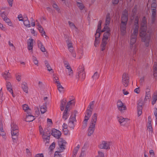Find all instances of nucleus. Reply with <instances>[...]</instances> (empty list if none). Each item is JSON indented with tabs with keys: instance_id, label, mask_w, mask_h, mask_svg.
<instances>
[{
	"instance_id": "f257e3e1",
	"label": "nucleus",
	"mask_w": 157,
	"mask_h": 157,
	"mask_svg": "<svg viewBox=\"0 0 157 157\" xmlns=\"http://www.w3.org/2000/svg\"><path fill=\"white\" fill-rule=\"evenodd\" d=\"M147 21L145 17L142 19L140 30V36L142 37V41L145 43V46L148 47L151 40L150 36L147 34Z\"/></svg>"
},
{
	"instance_id": "f03ea898",
	"label": "nucleus",
	"mask_w": 157,
	"mask_h": 157,
	"mask_svg": "<svg viewBox=\"0 0 157 157\" xmlns=\"http://www.w3.org/2000/svg\"><path fill=\"white\" fill-rule=\"evenodd\" d=\"M110 29L107 27H104L103 29L101 31V32H105L103 34V36L102 40V42L100 46L101 51H103L105 49L106 45L108 43V40L110 35Z\"/></svg>"
},
{
	"instance_id": "7ed1b4c3",
	"label": "nucleus",
	"mask_w": 157,
	"mask_h": 157,
	"mask_svg": "<svg viewBox=\"0 0 157 157\" xmlns=\"http://www.w3.org/2000/svg\"><path fill=\"white\" fill-rule=\"evenodd\" d=\"M97 114L96 113L94 114L92 116L91 122L90 124V126L88 128L87 135L89 136H91L94 133L95 129V123L97 121Z\"/></svg>"
},
{
	"instance_id": "20e7f679",
	"label": "nucleus",
	"mask_w": 157,
	"mask_h": 157,
	"mask_svg": "<svg viewBox=\"0 0 157 157\" xmlns=\"http://www.w3.org/2000/svg\"><path fill=\"white\" fill-rule=\"evenodd\" d=\"M51 130L49 128H44V131H43L42 135V138L44 142H45V144L48 145L51 135Z\"/></svg>"
},
{
	"instance_id": "39448f33",
	"label": "nucleus",
	"mask_w": 157,
	"mask_h": 157,
	"mask_svg": "<svg viewBox=\"0 0 157 157\" xmlns=\"http://www.w3.org/2000/svg\"><path fill=\"white\" fill-rule=\"evenodd\" d=\"M95 101H93L90 102L87 107L86 112L85 116V119L89 120L90 117L94 106Z\"/></svg>"
},
{
	"instance_id": "423d86ee",
	"label": "nucleus",
	"mask_w": 157,
	"mask_h": 157,
	"mask_svg": "<svg viewBox=\"0 0 157 157\" xmlns=\"http://www.w3.org/2000/svg\"><path fill=\"white\" fill-rule=\"evenodd\" d=\"M154 76L155 79L157 80V63L155 62L154 65ZM157 100V92L155 93L152 99L151 103L154 105Z\"/></svg>"
},
{
	"instance_id": "0eeeda50",
	"label": "nucleus",
	"mask_w": 157,
	"mask_h": 157,
	"mask_svg": "<svg viewBox=\"0 0 157 157\" xmlns=\"http://www.w3.org/2000/svg\"><path fill=\"white\" fill-rule=\"evenodd\" d=\"M136 37L135 35H132L130 40V48L131 50H133L134 55L136 54V45H134L136 42Z\"/></svg>"
},
{
	"instance_id": "6e6552de",
	"label": "nucleus",
	"mask_w": 157,
	"mask_h": 157,
	"mask_svg": "<svg viewBox=\"0 0 157 157\" xmlns=\"http://www.w3.org/2000/svg\"><path fill=\"white\" fill-rule=\"evenodd\" d=\"M78 76L79 78L81 81L84 80L86 77L84 72V68L82 65L80 66L78 69Z\"/></svg>"
},
{
	"instance_id": "1a4fd4ad",
	"label": "nucleus",
	"mask_w": 157,
	"mask_h": 157,
	"mask_svg": "<svg viewBox=\"0 0 157 157\" xmlns=\"http://www.w3.org/2000/svg\"><path fill=\"white\" fill-rule=\"evenodd\" d=\"M129 81V77L128 74L124 73L122 76V83L125 87L128 86Z\"/></svg>"
},
{
	"instance_id": "9d476101",
	"label": "nucleus",
	"mask_w": 157,
	"mask_h": 157,
	"mask_svg": "<svg viewBox=\"0 0 157 157\" xmlns=\"http://www.w3.org/2000/svg\"><path fill=\"white\" fill-rule=\"evenodd\" d=\"M76 121V115L75 114L73 116V115H71L69 119L68 123L69 127L73 129L75 127L74 122Z\"/></svg>"
},
{
	"instance_id": "9b49d317",
	"label": "nucleus",
	"mask_w": 157,
	"mask_h": 157,
	"mask_svg": "<svg viewBox=\"0 0 157 157\" xmlns=\"http://www.w3.org/2000/svg\"><path fill=\"white\" fill-rule=\"evenodd\" d=\"M66 141L62 138H59L58 140V144L60 150H62V152L64 149L66 144Z\"/></svg>"
},
{
	"instance_id": "f8f14e48",
	"label": "nucleus",
	"mask_w": 157,
	"mask_h": 157,
	"mask_svg": "<svg viewBox=\"0 0 157 157\" xmlns=\"http://www.w3.org/2000/svg\"><path fill=\"white\" fill-rule=\"evenodd\" d=\"M110 143L109 142L103 141L99 145V147L102 149H109L110 147Z\"/></svg>"
},
{
	"instance_id": "ddd939ff",
	"label": "nucleus",
	"mask_w": 157,
	"mask_h": 157,
	"mask_svg": "<svg viewBox=\"0 0 157 157\" xmlns=\"http://www.w3.org/2000/svg\"><path fill=\"white\" fill-rule=\"evenodd\" d=\"M52 131L51 134L52 136L57 139L60 138V137L61 135V132L55 128L52 129Z\"/></svg>"
},
{
	"instance_id": "4468645a",
	"label": "nucleus",
	"mask_w": 157,
	"mask_h": 157,
	"mask_svg": "<svg viewBox=\"0 0 157 157\" xmlns=\"http://www.w3.org/2000/svg\"><path fill=\"white\" fill-rule=\"evenodd\" d=\"M128 19V12L127 11L125 10L122 15L121 22L127 23Z\"/></svg>"
},
{
	"instance_id": "2eb2a0df",
	"label": "nucleus",
	"mask_w": 157,
	"mask_h": 157,
	"mask_svg": "<svg viewBox=\"0 0 157 157\" xmlns=\"http://www.w3.org/2000/svg\"><path fill=\"white\" fill-rule=\"evenodd\" d=\"M151 116H148V123L147 125V130L150 133H152L153 132L152 128L151 126Z\"/></svg>"
},
{
	"instance_id": "dca6fc26",
	"label": "nucleus",
	"mask_w": 157,
	"mask_h": 157,
	"mask_svg": "<svg viewBox=\"0 0 157 157\" xmlns=\"http://www.w3.org/2000/svg\"><path fill=\"white\" fill-rule=\"evenodd\" d=\"M126 23L121 22L120 26V29L122 35H124L126 33Z\"/></svg>"
},
{
	"instance_id": "f3484780",
	"label": "nucleus",
	"mask_w": 157,
	"mask_h": 157,
	"mask_svg": "<svg viewBox=\"0 0 157 157\" xmlns=\"http://www.w3.org/2000/svg\"><path fill=\"white\" fill-rule=\"evenodd\" d=\"M6 86L7 90L12 94L13 97H14L15 95L13 93L12 86L10 82L7 81L6 83Z\"/></svg>"
},
{
	"instance_id": "a211bd4d",
	"label": "nucleus",
	"mask_w": 157,
	"mask_h": 157,
	"mask_svg": "<svg viewBox=\"0 0 157 157\" xmlns=\"http://www.w3.org/2000/svg\"><path fill=\"white\" fill-rule=\"evenodd\" d=\"M33 40L32 38H29V39L27 43L28 45V49L29 50H31L32 53L33 52Z\"/></svg>"
},
{
	"instance_id": "6ab92c4d",
	"label": "nucleus",
	"mask_w": 157,
	"mask_h": 157,
	"mask_svg": "<svg viewBox=\"0 0 157 157\" xmlns=\"http://www.w3.org/2000/svg\"><path fill=\"white\" fill-rule=\"evenodd\" d=\"M28 115H27L26 117L25 121L27 122H30L33 121L34 119V116L31 115L30 112H28Z\"/></svg>"
},
{
	"instance_id": "aec40b11",
	"label": "nucleus",
	"mask_w": 157,
	"mask_h": 157,
	"mask_svg": "<svg viewBox=\"0 0 157 157\" xmlns=\"http://www.w3.org/2000/svg\"><path fill=\"white\" fill-rule=\"evenodd\" d=\"M11 133L13 139L15 140L18 138L19 135V130H13L11 131Z\"/></svg>"
},
{
	"instance_id": "412c9836",
	"label": "nucleus",
	"mask_w": 157,
	"mask_h": 157,
	"mask_svg": "<svg viewBox=\"0 0 157 157\" xmlns=\"http://www.w3.org/2000/svg\"><path fill=\"white\" fill-rule=\"evenodd\" d=\"M143 103L141 102H139L137 104V111L138 116H140L142 114V109Z\"/></svg>"
},
{
	"instance_id": "4be33fe9",
	"label": "nucleus",
	"mask_w": 157,
	"mask_h": 157,
	"mask_svg": "<svg viewBox=\"0 0 157 157\" xmlns=\"http://www.w3.org/2000/svg\"><path fill=\"white\" fill-rule=\"evenodd\" d=\"M117 118L120 125H124L125 124H123V123H124L126 121L128 120V118H124L123 117L119 116H117Z\"/></svg>"
},
{
	"instance_id": "5701e85b",
	"label": "nucleus",
	"mask_w": 157,
	"mask_h": 157,
	"mask_svg": "<svg viewBox=\"0 0 157 157\" xmlns=\"http://www.w3.org/2000/svg\"><path fill=\"white\" fill-rule=\"evenodd\" d=\"M110 21V16L109 13H108L106 15L105 21V25L104 27H109L108 25H109Z\"/></svg>"
},
{
	"instance_id": "b1692460",
	"label": "nucleus",
	"mask_w": 157,
	"mask_h": 157,
	"mask_svg": "<svg viewBox=\"0 0 157 157\" xmlns=\"http://www.w3.org/2000/svg\"><path fill=\"white\" fill-rule=\"evenodd\" d=\"M21 88L24 92L26 93H28V88L27 85V84L25 82H22L21 85Z\"/></svg>"
},
{
	"instance_id": "393cba45",
	"label": "nucleus",
	"mask_w": 157,
	"mask_h": 157,
	"mask_svg": "<svg viewBox=\"0 0 157 157\" xmlns=\"http://www.w3.org/2000/svg\"><path fill=\"white\" fill-rule=\"evenodd\" d=\"M66 102L67 101L65 99H63L61 100L60 109L61 111H63L64 110Z\"/></svg>"
},
{
	"instance_id": "a878e982",
	"label": "nucleus",
	"mask_w": 157,
	"mask_h": 157,
	"mask_svg": "<svg viewBox=\"0 0 157 157\" xmlns=\"http://www.w3.org/2000/svg\"><path fill=\"white\" fill-rule=\"evenodd\" d=\"M40 111L42 114H44L47 111L46 103H45L43 105L41 106L40 107Z\"/></svg>"
},
{
	"instance_id": "bb28decb",
	"label": "nucleus",
	"mask_w": 157,
	"mask_h": 157,
	"mask_svg": "<svg viewBox=\"0 0 157 157\" xmlns=\"http://www.w3.org/2000/svg\"><path fill=\"white\" fill-rule=\"evenodd\" d=\"M152 12V19L154 22L155 19V17L156 14V9H151Z\"/></svg>"
},
{
	"instance_id": "cd10ccee",
	"label": "nucleus",
	"mask_w": 157,
	"mask_h": 157,
	"mask_svg": "<svg viewBox=\"0 0 157 157\" xmlns=\"http://www.w3.org/2000/svg\"><path fill=\"white\" fill-rule=\"evenodd\" d=\"M69 110H64L63 113L62 118L66 120L68 118L69 115V113H68Z\"/></svg>"
},
{
	"instance_id": "c85d7f7f",
	"label": "nucleus",
	"mask_w": 157,
	"mask_h": 157,
	"mask_svg": "<svg viewBox=\"0 0 157 157\" xmlns=\"http://www.w3.org/2000/svg\"><path fill=\"white\" fill-rule=\"evenodd\" d=\"M38 46L42 52H44L45 51L46 49L44 46L43 45V44L40 41H38Z\"/></svg>"
},
{
	"instance_id": "c756f323",
	"label": "nucleus",
	"mask_w": 157,
	"mask_h": 157,
	"mask_svg": "<svg viewBox=\"0 0 157 157\" xmlns=\"http://www.w3.org/2000/svg\"><path fill=\"white\" fill-rule=\"evenodd\" d=\"M138 25H134L133 29L134 31L132 35H135L137 36L138 32Z\"/></svg>"
},
{
	"instance_id": "7c9ffc66",
	"label": "nucleus",
	"mask_w": 157,
	"mask_h": 157,
	"mask_svg": "<svg viewBox=\"0 0 157 157\" xmlns=\"http://www.w3.org/2000/svg\"><path fill=\"white\" fill-rule=\"evenodd\" d=\"M37 25L38 26V29L39 32L42 33V36L45 35V32L44 31L43 28L42 27L38 24Z\"/></svg>"
},
{
	"instance_id": "2f4dec72",
	"label": "nucleus",
	"mask_w": 157,
	"mask_h": 157,
	"mask_svg": "<svg viewBox=\"0 0 157 157\" xmlns=\"http://www.w3.org/2000/svg\"><path fill=\"white\" fill-rule=\"evenodd\" d=\"M4 21H5L9 26H12V23L11 21L7 17L5 19H4Z\"/></svg>"
},
{
	"instance_id": "473e14b6",
	"label": "nucleus",
	"mask_w": 157,
	"mask_h": 157,
	"mask_svg": "<svg viewBox=\"0 0 157 157\" xmlns=\"http://www.w3.org/2000/svg\"><path fill=\"white\" fill-rule=\"evenodd\" d=\"M10 74L8 72H6L3 74V76L4 78L6 80L8 78H9L10 77Z\"/></svg>"
},
{
	"instance_id": "72a5a7b5",
	"label": "nucleus",
	"mask_w": 157,
	"mask_h": 157,
	"mask_svg": "<svg viewBox=\"0 0 157 157\" xmlns=\"http://www.w3.org/2000/svg\"><path fill=\"white\" fill-rule=\"evenodd\" d=\"M118 110L121 113L123 112V110L126 109V106L124 105H123L120 107H118Z\"/></svg>"
},
{
	"instance_id": "f704fd0d",
	"label": "nucleus",
	"mask_w": 157,
	"mask_h": 157,
	"mask_svg": "<svg viewBox=\"0 0 157 157\" xmlns=\"http://www.w3.org/2000/svg\"><path fill=\"white\" fill-rule=\"evenodd\" d=\"M11 131L13 130H18V126L16 124L13 123L12 125H11Z\"/></svg>"
},
{
	"instance_id": "c9c22d12",
	"label": "nucleus",
	"mask_w": 157,
	"mask_h": 157,
	"mask_svg": "<svg viewBox=\"0 0 157 157\" xmlns=\"http://www.w3.org/2000/svg\"><path fill=\"white\" fill-rule=\"evenodd\" d=\"M99 76V75L98 73L97 72H96L94 73V75L92 76V78L94 80H96L98 78Z\"/></svg>"
},
{
	"instance_id": "e433bc0d",
	"label": "nucleus",
	"mask_w": 157,
	"mask_h": 157,
	"mask_svg": "<svg viewBox=\"0 0 157 157\" xmlns=\"http://www.w3.org/2000/svg\"><path fill=\"white\" fill-rule=\"evenodd\" d=\"M71 101H70L67 103L65 110L69 111V107H70L71 105L72 104V103L71 102Z\"/></svg>"
},
{
	"instance_id": "4c0bfd02",
	"label": "nucleus",
	"mask_w": 157,
	"mask_h": 157,
	"mask_svg": "<svg viewBox=\"0 0 157 157\" xmlns=\"http://www.w3.org/2000/svg\"><path fill=\"white\" fill-rule=\"evenodd\" d=\"M77 3L78 7L80 10H82L84 8V6L82 3L77 2Z\"/></svg>"
},
{
	"instance_id": "58836bf2",
	"label": "nucleus",
	"mask_w": 157,
	"mask_h": 157,
	"mask_svg": "<svg viewBox=\"0 0 157 157\" xmlns=\"http://www.w3.org/2000/svg\"><path fill=\"white\" fill-rule=\"evenodd\" d=\"M24 24L28 28L30 27L29 21V20L24 21Z\"/></svg>"
},
{
	"instance_id": "ea45409f",
	"label": "nucleus",
	"mask_w": 157,
	"mask_h": 157,
	"mask_svg": "<svg viewBox=\"0 0 157 157\" xmlns=\"http://www.w3.org/2000/svg\"><path fill=\"white\" fill-rule=\"evenodd\" d=\"M56 143L55 142H53L51 145L49 147V149L50 150V151H52L55 148Z\"/></svg>"
},
{
	"instance_id": "a19ab883",
	"label": "nucleus",
	"mask_w": 157,
	"mask_h": 157,
	"mask_svg": "<svg viewBox=\"0 0 157 157\" xmlns=\"http://www.w3.org/2000/svg\"><path fill=\"white\" fill-rule=\"evenodd\" d=\"M157 5L156 3V1H154L152 2V3L151 4V9H156Z\"/></svg>"
},
{
	"instance_id": "79ce46f5",
	"label": "nucleus",
	"mask_w": 157,
	"mask_h": 157,
	"mask_svg": "<svg viewBox=\"0 0 157 157\" xmlns=\"http://www.w3.org/2000/svg\"><path fill=\"white\" fill-rule=\"evenodd\" d=\"M102 23V21L101 20H100L98 22V29L97 30V31H100L101 29V24Z\"/></svg>"
},
{
	"instance_id": "37998d69",
	"label": "nucleus",
	"mask_w": 157,
	"mask_h": 157,
	"mask_svg": "<svg viewBox=\"0 0 157 157\" xmlns=\"http://www.w3.org/2000/svg\"><path fill=\"white\" fill-rule=\"evenodd\" d=\"M68 24L69 25L71 29H76V27L74 24V23L70 22V21H68Z\"/></svg>"
},
{
	"instance_id": "c03bdc74",
	"label": "nucleus",
	"mask_w": 157,
	"mask_h": 157,
	"mask_svg": "<svg viewBox=\"0 0 157 157\" xmlns=\"http://www.w3.org/2000/svg\"><path fill=\"white\" fill-rule=\"evenodd\" d=\"M52 6L53 7V8H55L56 10L59 12V11L60 10V9L59 8L58 6L57 5L56 3H53V5H52Z\"/></svg>"
},
{
	"instance_id": "a18cd8bd",
	"label": "nucleus",
	"mask_w": 157,
	"mask_h": 157,
	"mask_svg": "<svg viewBox=\"0 0 157 157\" xmlns=\"http://www.w3.org/2000/svg\"><path fill=\"white\" fill-rule=\"evenodd\" d=\"M23 109L25 111L28 110H30L28 105L26 104L23 105Z\"/></svg>"
},
{
	"instance_id": "49530a36",
	"label": "nucleus",
	"mask_w": 157,
	"mask_h": 157,
	"mask_svg": "<svg viewBox=\"0 0 157 157\" xmlns=\"http://www.w3.org/2000/svg\"><path fill=\"white\" fill-rule=\"evenodd\" d=\"M33 60L35 65L38 66V61L36 58L33 56Z\"/></svg>"
},
{
	"instance_id": "de8ad7c7",
	"label": "nucleus",
	"mask_w": 157,
	"mask_h": 157,
	"mask_svg": "<svg viewBox=\"0 0 157 157\" xmlns=\"http://www.w3.org/2000/svg\"><path fill=\"white\" fill-rule=\"evenodd\" d=\"M88 120L87 119H84L83 122V125H82V127L83 128H85L87 126V122Z\"/></svg>"
},
{
	"instance_id": "09e8293b",
	"label": "nucleus",
	"mask_w": 157,
	"mask_h": 157,
	"mask_svg": "<svg viewBox=\"0 0 157 157\" xmlns=\"http://www.w3.org/2000/svg\"><path fill=\"white\" fill-rule=\"evenodd\" d=\"M16 79L18 81L21 80V75L19 74H17L16 75Z\"/></svg>"
},
{
	"instance_id": "8fccbe9b",
	"label": "nucleus",
	"mask_w": 157,
	"mask_h": 157,
	"mask_svg": "<svg viewBox=\"0 0 157 157\" xmlns=\"http://www.w3.org/2000/svg\"><path fill=\"white\" fill-rule=\"evenodd\" d=\"M78 148H75L73 150V157H75L78 151Z\"/></svg>"
},
{
	"instance_id": "3c124183",
	"label": "nucleus",
	"mask_w": 157,
	"mask_h": 157,
	"mask_svg": "<svg viewBox=\"0 0 157 157\" xmlns=\"http://www.w3.org/2000/svg\"><path fill=\"white\" fill-rule=\"evenodd\" d=\"M59 78L57 76H55L53 77V81L54 82L56 83H58L59 82L58 80Z\"/></svg>"
},
{
	"instance_id": "603ef678",
	"label": "nucleus",
	"mask_w": 157,
	"mask_h": 157,
	"mask_svg": "<svg viewBox=\"0 0 157 157\" xmlns=\"http://www.w3.org/2000/svg\"><path fill=\"white\" fill-rule=\"evenodd\" d=\"M68 75L71 77L73 76V71L71 68H70L68 70Z\"/></svg>"
},
{
	"instance_id": "864d4df0",
	"label": "nucleus",
	"mask_w": 157,
	"mask_h": 157,
	"mask_svg": "<svg viewBox=\"0 0 157 157\" xmlns=\"http://www.w3.org/2000/svg\"><path fill=\"white\" fill-rule=\"evenodd\" d=\"M61 155L59 152L56 151L55 152L54 157H61Z\"/></svg>"
},
{
	"instance_id": "5fc2aeb1",
	"label": "nucleus",
	"mask_w": 157,
	"mask_h": 157,
	"mask_svg": "<svg viewBox=\"0 0 157 157\" xmlns=\"http://www.w3.org/2000/svg\"><path fill=\"white\" fill-rule=\"evenodd\" d=\"M3 94L2 91V88L0 90V102H2L3 101Z\"/></svg>"
},
{
	"instance_id": "6e6d98bb",
	"label": "nucleus",
	"mask_w": 157,
	"mask_h": 157,
	"mask_svg": "<svg viewBox=\"0 0 157 157\" xmlns=\"http://www.w3.org/2000/svg\"><path fill=\"white\" fill-rule=\"evenodd\" d=\"M1 16L3 20L4 19H5L7 17L4 12H3V13H1Z\"/></svg>"
},
{
	"instance_id": "4d7b16f0",
	"label": "nucleus",
	"mask_w": 157,
	"mask_h": 157,
	"mask_svg": "<svg viewBox=\"0 0 157 157\" xmlns=\"http://www.w3.org/2000/svg\"><path fill=\"white\" fill-rule=\"evenodd\" d=\"M100 31H97V30H96V32L95 34V39H98V38L100 36Z\"/></svg>"
},
{
	"instance_id": "13d9d810",
	"label": "nucleus",
	"mask_w": 157,
	"mask_h": 157,
	"mask_svg": "<svg viewBox=\"0 0 157 157\" xmlns=\"http://www.w3.org/2000/svg\"><path fill=\"white\" fill-rule=\"evenodd\" d=\"M124 105L122 102L120 100H118L117 103V108L120 107Z\"/></svg>"
},
{
	"instance_id": "bf43d9fd",
	"label": "nucleus",
	"mask_w": 157,
	"mask_h": 157,
	"mask_svg": "<svg viewBox=\"0 0 157 157\" xmlns=\"http://www.w3.org/2000/svg\"><path fill=\"white\" fill-rule=\"evenodd\" d=\"M151 98V94H146L145 98L144 99L145 101L147 100L148 99H149Z\"/></svg>"
},
{
	"instance_id": "052dcab7",
	"label": "nucleus",
	"mask_w": 157,
	"mask_h": 157,
	"mask_svg": "<svg viewBox=\"0 0 157 157\" xmlns=\"http://www.w3.org/2000/svg\"><path fill=\"white\" fill-rule=\"evenodd\" d=\"M149 153L151 157H155L154 153L153 150H151L149 151Z\"/></svg>"
},
{
	"instance_id": "680f3d73",
	"label": "nucleus",
	"mask_w": 157,
	"mask_h": 157,
	"mask_svg": "<svg viewBox=\"0 0 157 157\" xmlns=\"http://www.w3.org/2000/svg\"><path fill=\"white\" fill-rule=\"evenodd\" d=\"M134 23V25H138L139 18L138 17H136L135 18Z\"/></svg>"
},
{
	"instance_id": "e2e57ef3",
	"label": "nucleus",
	"mask_w": 157,
	"mask_h": 157,
	"mask_svg": "<svg viewBox=\"0 0 157 157\" xmlns=\"http://www.w3.org/2000/svg\"><path fill=\"white\" fill-rule=\"evenodd\" d=\"M22 15L21 14H20L18 16V18L19 19V21H23Z\"/></svg>"
},
{
	"instance_id": "0e129e2a",
	"label": "nucleus",
	"mask_w": 157,
	"mask_h": 157,
	"mask_svg": "<svg viewBox=\"0 0 157 157\" xmlns=\"http://www.w3.org/2000/svg\"><path fill=\"white\" fill-rule=\"evenodd\" d=\"M150 86H148L146 90V94H150Z\"/></svg>"
},
{
	"instance_id": "69168bd1",
	"label": "nucleus",
	"mask_w": 157,
	"mask_h": 157,
	"mask_svg": "<svg viewBox=\"0 0 157 157\" xmlns=\"http://www.w3.org/2000/svg\"><path fill=\"white\" fill-rule=\"evenodd\" d=\"M98 157H103L104 156V154L101 151H99L98 152Z\"/></svg>"
},
{
	"instance_id": "338daca9",
	"label": "nucleus",
	"mask_w": 157,
	"mask_h": 157,
	"mask_svg": "<svg viewBox=\"0 0 157 157\" xmlns=\"http://www.w3.org/2000/svg\"><path fill=\"white\" fill-rule=\"evenodd\" d=\"M99 43V40L98 39H95L94 43V45L96 47L97 45H98Z\"/></svg>"
},
{
	"instance_id": "774afa93",
	"label": "nucleus",
	"mask_w": 157,
	"mask_h": 157,
	"mask_svg": "<svg viewBox=\"0 0 157 157\" xmlns=\"http://www.w3.org/2000/svg\"><path fill=\"white\" fill-rule=\"evenodd\" d=\"M154 114L156 117L155 122L157 124V109L156 108L154 112Z\"/></svg>"
}]
</instances>
